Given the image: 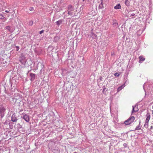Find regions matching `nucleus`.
Returning <instances> with one entry per match:
<instances>
[{"instance_id": "9", "label": "nucleus", "mask_w": 153, "mask_h": 153, "mask_svg": "<svg viewBox=\"0 0 153 153\" xmlns=\"http://www.w3.org/2000/svg\"><path fill=\"white\" fill-rule=\"evenodd\" d=\"M63 21V20L59 19L56 22V24L57 25L58 27H59L61 24H62V22Z\"/></svg>"}, {"instance_id": "32", "label": "nucleus", "mask_w": 153, "mask_h": 153, "mask_svg": "<svg viewBox=\"0 0 153 153\" xmlns=\"http://www.w3.org/2000/svg\"><path fill=\"white\" fill-rule=\"evenodd\" d=\"M114 52L112 53L111 54V56H114Z\"/></svg>"}, {"instance_id": "15", "label": "nucleus", "mask_w": 153, "mask_h": 153, "mask_svg": "<svg viewBox=\"0 0 153 153\" xmlns=\"http://www.w3.org/2000/svg\"><path fill=\"white\" fill-rule=\"evenodd\" d=\"M20 57L22 60L25 61V57L23 53L21 54Z\"/></svg>"}, {"instance_id": "2", "label": "nucleus", "mask_w": 153, "mask_h": 153, "mask_svg": "<svg viewBox=\"0 0 153 153\" xmlns=\"http://www.w3.org/2000/svg\"><path fill=\"white\" fill-rule=\"evenodd\" d=\"M74 10L73 7L71 5H69L68 7V15L72 16L73 14V11Z\"/></svg>"}, {"instance_id": "39", "label": "nucleus", "mask_w": 153, "mask_h": 153, "mask_svg": "<svg viewBox=\"0 0 153 153\" xmlns=\"http://www.w3.org/2000/svg\"><path fill=\"white\" fill-rule=\"evenodd\" d=\"M152 108L153 109V106H152Z\"/></svg>"}, {"instance_id": "12", "label": "nucleus", "mask_w": 153, "mask_h": 153, "mask_svg": "<svg viewBox=\"0 0 153 153\" xmlns=\"http://www.w3.org/2000/svg\"><path fill=\"white\" fill-rule=\"evenodd\" d=\"M114 9L116 10L120 9L121 8V6L120 4H117L114 7Z\"/></svg>"}, {"instance_id": "23", "label": "nucleus", "mask_w": 153, "mask_h": 153, "mask_svg": "<svg viewBox=\"0 0 153 153\" xmlns=\"http://www.w3.org/2000/svg\"><path fill=\"white\" fill-rule=\"evenodd\" d=\"M122 89V88H121L120 86L118 88H117V92H119V91H120Z\"/></svg>"}, {"instance_id": "33", "label": "nucleus", "mask_w": 153, "mask_h": 153, "mask_svg": "<svg viewBox=\"0 0 153 153\" xmlns=\"http://www.w3.org/2000/svg\"><path fill=\"white\" fill-rule=\"evenodd\" d=\"M19 126H18V127H19V128H21L22 127V126L21 125H20L19 124Z\"/></svg>"}, {"instance_id": "40", "label": "nucleus", "mask_w": 153, "mask_h": 153, "mask_svg": "<svg viewBox=\"0 0 153 153\" xmlns=\"http://www.w3.org/2000/svg\"><path fill=\"white\" fill-rule=\"evenodd\" d=\"M10 94H11V93H10Z\"/></svg>"}, {"instance_id": "36", "label": "nucleus", "mask_w": 153, "mask_h": 153, "mask_svg": "<svg viewBox=\"0 0 153 153\" xmlns=\"http://www.w3.org/2000/svg\"><path fill=\"white\" fill-rule=\"evenodd\" d=\"M10 129L11 128V126H10Z\"/></svg>"}, {"instance_id": "21", "label": "nucleus", "mask_w": 153, "mask_h": 153, "mask_svg": "<svg viewBox=\"0 0 153 153\" xmlns=\"http://www.w3.org/2000/svg\"><path fill=\"white\" fill-rule=\"evenodd\" d=\"M114 75L115 76L118 77L119 76L120 74L117 73H116L114 74Z\"/></svg>"}, {"instance_id": "35", "label": "nucleus", "mask_w": 153, "mask_h": 153, "mask_svg": "<svg viewBox=\"0 0 153 153\" xmlns=\"http://www.w3.org/2000/svg\"><path fill=\"white\" fill-rule=\"evenodd\" d=\"M12 85H11V87H12Z\"/></svg>"}, {"instance_id": "25", "label": "nucleus", "mask_w": 153, "mask_h": 153, "mask_svg": "<svg viewBox=\"0 0 153 153\" xmlns=\"http://www.w3.org/2000/svg\"><path fill=\"white\" fill-rule=\"evenodd\" d=\"M123 146L124 148H126L127 146V144L126 143H125L123 144Z\"/></svg>"}, {"instance_id": "7", "label": "nucleus", "mask_w": 153, "mask_h": 153, "mask_svg": "<svg viewBox=\"0 0 153 153\" xmlns=\"http://www.w3.org/2000/svg\"><path fill=\"white\" fill-rule=\"evenodd\" d=\"M30 80L31 81H33L35 79V74L32 73H30Z\"/></svg>"}, {"instance_id": "5", "label": "nucleus", "mask_w": 153, "mask_h": 153, "mask_svg": "<svg viewBox=\"0 0 153 153\" xmlns=\"http://www.w3.org/2000/svg\"><path fill=\"white\" fill-rule=\"evenodd\" d=\"M5 109L4 107L2 106H1L0 108V113L1 114V117H2L4 115V112Z\"/></svg>"}, {"instance_id": "29", "label": "nucleus", "mask_w": 153, "mask_h": 153, "mask_svg": "<svg viewBox=\"0 0 153 153\" xmlns=\"http://www.w3.org/2000/svg\"><path fill=\"white\" fill-rule=\"evenodd\" d=\"M135 15V13H132L131 14V16H134Z\"/></svg>"}, {"instance_id": "30", "label": "nucleus", "mask_w": 153, "mask_h": 153, "mask_svg": "<svg viewBox=\"0 0 153 153\" xmlns=\"http://www.w3.org/2000/svg\"><path fill=\"white\" fill-rule=\"evenodd\" d=\"M124 86H125L124 85H121V86H120V87L122 89L124 87Z\"/></svg>"}, {"instance_id": "11", "label": "nucleus", "mask_w": 153, "mask_h": 153, "mask_svg": "<svg viewBox=\"0 0 153 153\" xmlns=\"http://www.w3.org/2000/svg\"><path fill=\"white\" fill-rule=\"evenodd\" d=\"M146 120L145 121H146V122H149V120L150 119V114H149V113H148L147 114H146Z\"/></svg>"}, {"instance_id": "41", "label": "nucleus", "mask_w": 153, "mask_h": 153, "mask_svg": "<svg viewBox=\"0 0 153 153\" xmlns=\"http://www.w3.org/2000/svg\"><path fill=\"white\" fill-rule=\"evenodd\" d=\"M83 1H84V0H83Z\"/></svg>"}, {"instance_id": "27", "label": "nucleus", "mask_w": 153, "mask_h": 153, "mask_svg": "<svg viewBox=\"0 0 153 153\" xmlns=\"http://www.w3.org/2000/svg\"><path fill=\"white\" fill-rule=\"evenodd\" d=\"M34 10V8L33 7H30L29 8V10L30 11H32Z\"/></svg>"}, {"instance_id": "6", "label": "nucleus", "mask_w": 153, "mask_h": 153, "mask_svg": "<svg viewBox=\"0 0 153 153\" xmlns=\"http://www.w3.org/2000/svg\"><path fill=\"white\" fill-rule=\"evenodd\" d=\"M112 25L114 27L117 28L119 26L118 23L116 19H114L113 20Z\"/></svg>"}, {"instance_id": "20", "label": "nucleus", "mask_w": 153, "mask_h": 153, "mask_svg": "<svg viewBox=\"0 0 153 153\" xmlns=\"http://www.w3.org/2000/svg\"><path fill=\"white\" fill-rule=\"evenodd\" d=\"M33 24V22L32 21H30L29 22L28 24L29 25L31 26Z\"/></svg>"}, {"instance_id": "3", "label": "nucleus", "mask_w": 153, "mask_h": 153, "mask_svg": "<svg viewBox=\"0 0 153 153\" xmlns=\"http://www.w3.org/2000/svg\"><path fill=\"white\" fill-rule=\"evenodd\" d=\"M21 118H22L27 122H28L30 121V118L29 116L27 114H23L22 116H21Z\"/></svg>"}, {"instance_id": "10", "label": "nucleus", "mask_w": 153, "mask_h": 153, "mask_svg": "<svg viewBox=\"0 0 153 153\" xmlns=\"http://www.w3.org/2000/svg\"><path fill=\"white\" fill-rule=\"evenodd\" d=\"M139 62L140 63H141L145 60V58L143 57V56H140L139 57Z\"/></svg>"}, {"instance_id": "28", "label": "nucleus", "mask_w": 153, "mask_h": 153, "mask_svg": "<svg viewBox=\"0 0 153 153\" xmlns=\"http://www.w3.org/2000/svg\"><path fill=\"white\" fill-rule=\"evenodd\" d=\"M44 32V30H42L41 31H40L39 32V33L41 34H42V33H43Z\"/></svg>"}, {"instance_id": "18", "label": "nucleus", "mask_w": 153, "mask_h": 153, "mask_svg": "<svg viewBox=\"0 0 153 153\" xmlns=\"http://www.w3.org/2000/svg\"><path fill=\"white\" fill-rule=\"evenodd\" d=\"M125 4L126 6L129 7L130 6V1L128 0H126Z\"/></svg>"}, {"instance_id": "31", "label": "nucleus", "mask_w": 153, "mask_h": 153, "mask_svg": "<svg viewBox=\"0 0 153 153\" xmlns=\"http://www.w3.org/2000/svg\"><path fill=\"white\" fill-rule=\"evenodd\" d=\"M152 124H153V121H152ZM153 128V126H151V127H150V129H152V128Z\"/></svg>"}, {"instance_id": "4", "label": "nucleus", "mask_w": 153, "mask_h": 153, "mask_svg": "<svg viewBox=\"0 0 153 153\" xmlns=\"http://www.w3.org/2000/svg\"><path fill=\"white\" fill-rule=\"evenodd\" d=\"M17 116L15 113L13 114L11 117V121L13 122H16L18 120Z\"/></svg>"}, {"instance_id": "1", "label": "nucleus", "mask_w": 153, "mask_h": 153, "mask_svg": "<svg viewBox=\"0 0 153 153\" xmlns=\"http://www.w3.org/2000/svg\"><path fill=\"white\" fill-rule=\"evenodd\" d=\"M135 120V117L133 116L130 117L127 120L125 121L123 123L126 125H129L132 123Z\"/></svg>"}, {"instance_id": "16", "label": "nucleus", "mask_w": 153, "mask_h": 153, "mask_svg": "<svg viewBox=\"0 0 153 153\" xmlns=\"http://www.w3.org/2000/svg\"><path fill=\"white\" fill-rule=\"evenodd\" d=\"M103 88L102 91V92L104 94H106V92L108 91V89L106 88H105V86H103Z\"/></svg>"}, {"instance_id": "38", "label": "nucleus", "mask_w": 153, "mask_h": 153, "mask_svg": "<svg viewBox=\"0 0 153 153\" xmlns=\"http://www.w3.org/2000/svg\"><path fill=\"white\" fill-rule=\"evenodd\" d=\"M103 0H101V1H103Z\"/></svg>"}, {"instance_id": "42", "label": "nucleus", "mask_w": 153, "mask_h": 153, "mask_svg": "<svg viewBox=\"0 0 153 153\" xmlns=\"http://www.w3.org/2000/svg\"><path fill=\"white\" fill-rule=\"evenodd\" d=\"M83 1H84V0H83Z\"/></svg>"}, {"instance_id": "37", "label": "nucleus", "mask_w": 153, "mask_h": 153, "mask_svg": "<svg viewBox=\"0 0 153 153\" xmlns=\"http://www.w3.org/2000/svg\"><path fill=\"white\" fill-rule=\"evenodd\" d=\"M101 77H100V80H101Z\"/></svg>"}, {"instance_id": "13", "label": "nucleus", "mask_w": 153, "mask_h": 153, "mask_svg": "<svg viewBox=\"0 0 153 153\" xmlns=\"http://www.w3.org/2000/svg\"><path fill=\"white\" fill-rule=\"evenodd\" d=\"M60 39L59 36H56L54 37V42H57Z\"/></svg>"}, {"instance_id": "24", "label": "nucleus", "mask_w": 153, "mask_h": 153, "mask_svg": "<svg viewBox=\"0 0 153 153\" xmlns=\"http://www.w3.org/2000/svg\"><path fill=\"white\" fill-rule=\"evenodd\" d=\"M16 89V87L14 86V88H12L11 91L13 92H14L15 91Z\"/></svg>"}, {"instance_id": "17", "label": "nucleus", "mask_w": 153, "mask_h": 153, "mask_svg": "<svg viewBox=\"0 0 153 153\" xmlns=\"http://www.w3.org/2000/svg\"><path fill=\"white\" fill-rule=\"evenodd\" d=\"M140 123H141V121L140 120L139 121V125L136 127V128H135V131L136 130H140L141 129V127H140Z\"/></svg>"}, {"instance_id": "26", "label": "nucleus", "mask_w": 153, "mask_h": 153, "mask_svg": "<svg viewBox=\"0 0 153 153\" xmlns=\"http://www.w3.org/2000/svg\"><path fill=\"white\" fill-rule=\"evenodd\" d=\"M16 51H18L19 48V47L18 46H16Z\"/></svg>"}, {"instance_id": "19", "label": "nucleus", "mask_w": 153, "mask_h": 153, "mask_svg": "<svg viewBox=\"0 0 153 153\" xmlns=\"http://www.w3.org/2000/svg\"><path fill=\"white\" fill-rule=\"evenodd\" d=\"M149 122L145 121V124L144 125V127L146 128H148V127Z\"/></svg>"}, {"instance_id": "34", "label": "nucleus", "mask_w": 153, "mask_h": 153, "mask_svg": "<svg viewBox=\"0 0 153 153\" xmlns=\"http://www.w3.org/2000/svg\"><path fill=\"white\" fill-rule=\"evenodd\" d=\"M6 12H9L8 11H6Z\"/></svg>"}, {"instance_id": "22", "label": "nucleus", "mask_w": 153, "mask_h": 153, "mask_svg": "<svg viewBox=\"0 0 153 153\" xmlns=\"http://www.w3.org/2000/svg\"><path fill=\"white\" fill-rule=\"evenodd\" d=\"M4 16H3L1 14L0 15V19H4Z\"/></svg>"}, {"instance_id": "14", "label": "nucleus", "mask_w": 153, "mask_h": 153, "mask_svg": "<svg viewBox=\"0 0 153 153\" xmlns=\"http://www.w3.org/2000/svg\"><path fill=\"white\" fill-rule=\"evenodd\" d=\"M104 7L103 1H101V3L99 4L98 8L99 9H102Z\"/></svg>"}, {"instance_id": "8", "label": "nucleus", "mask_w": 153, "mask_h": 153, "mask_svg": "<svg viewBox=\"0 0 153 153\" xmlns=\"http://www.w3.org/2000/svg\"><path fill=\"white\" fill-rule=\"evenodd\" d=\"M137 105H135L134 106H133V108L132 111V113L134 112H137L138 111V109L137 108Z\"/></svg>"}]
</instances>
